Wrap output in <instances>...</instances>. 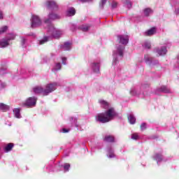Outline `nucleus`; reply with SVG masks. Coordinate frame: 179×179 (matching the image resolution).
<instances>
[{
  "label": "nucleus",
  "mask_w": 179,
  "mask_h": 179,
  "mask_svg": "<svg viewBox=\"0 0 179 179\" xmlns=\"http://www.w3.org/2000/svg\"><path fill=\"white\" fill-rule=\"evenodd\" d=\"M6 30H8V26H4V27H1L0 29V34H3V33H5V31H6Z\"/></svg>",
  "instance_id": "38"
},
{
  "label": "nucleus",
  "mask_w": 179,
  "mask_h": 179,
  "mask_svg": "<svg viewBox=\"0 0 179 179\" xmlns=\"http://www.w3.org/2000/svg\"><path fill=\"white\" fill-rule=\"evenodd\" d=\"M62 132H63L64 134H66L67 132H69V129H62Z\"/></svg>",
  "instance_id": "46"
},
{
  "label": "nucleus",
  "mask_w": 179,
  "mask_h": 179,
  "mask_svg": "<svg viewBox=\"0 0 179 179\" xmlns=\"http://www.w3.org/2000/svg\"><path fill=\"white\" fill-rule=\"evenodd\" d=\"M31 22V27H32V29H34V27H38V26H41V20L38 15H32Z\"/></svg>",
  "instance_id": "7"
},
{
  "label": "nucleus",
  "mask_w": 179,
  "mask_h": 179,
  "mask_svg": "<svg viewBox=\"0 0 179 179\" xmlns=\"http://www.w3.org/2000/svg\"><path fill=\"white\" fill-rule=\"evenodd\" d=\"M80 2H90L92 0H79Z\"/></svg>",
  "instance_id": "49"
},
{
  "label": "nucleus",
  "mask_w": 179,
  "mask_h": 179,
  "mask_svg": "<svg viewBox=\"0 0 179 179\" xmlns=\"http://www.w3.org/2000/svg\"><path fill=\"white\" fill-rule=\"evenodd\" d=\"M106 3H107V0H101V3H99V9H104Z\"/></svg>",
  "instance_id": "33"
},
{
  "label": "nucleus",
  "mask_w": 179,
  "mask_h": 179,
  "mask_svg": "<svg viewBox=\"0 0 179 179\" xmlns=\"http://www.w3.org/2000/svg\"><path fill=\"white\" fill-rule=\"evenodd\" d=\"M145 48H147L148 50L150 49L151 45L150 42H145L144 43Z\"/></svg>",
  "instance_id": "39"
},
{
  "label": "nucleus",
  "mask_w": 179,
  "mask_h": 179,
  "mask_svg": "<svg viewBox=\"0 0 179 179\" xmlns=\"http://www.w3.org/2000/svg\"><path fill=\"white\" fill-rule=\"evenodd\" d=\"M150 84L144 83L141 85L140 88H131L130 90V94L131 96H146L148 91L150 90Z\"/></svg>",
  "instance_id": "3"
},
{
  "label": "nucleus",
  "mask_w": 179,
  "mask_h": 179,
  "mask_svg": "<svg viewBox=\"0 0 179 179\" xmlns=\"http://www.w3.org/2000/svg\"><path fill=\"white\" fill-rule=\"evenodd\" d=\"M57 19H59V15H58V14L50 13L48 15V18L45 20V24H47V26L48 27V26H50V24H52V23H51V21L55 20Z\"/></svg>",
  "instance_id": "9"
},
{
  "label": "nucleus",
  "mask_w": 179,
  "mask_h": 179,
  "mask_svg": "<svg viewBox=\"0 0 179 179\" xmlns=\"http://www.w3.org/2000/svg\"><path fill=\"white\" fill-rule=\"evenodd\" d=\"M3 19V13H2L1 10H0V20Z\"/></svg>",
  "instance_id": "47"
},
{
  "label": "nucleus",
  "mask_w": 179,
  "mask_h": 179,
  "mask_svg": "<svg viewBox=\"0 0 179 179\" xmlns=\"http://www.w3.org/2000/svg\"><path fill=\"white\" fill-rule=\"evenodd\" d=\"M155 160L157 162V164H160L161 162H163V155L162 154H155L154 156Z\"/></svg>",
  "instance_id": "23"
},
{
  "label": "nucleus",
  "mask_w": 179,
  "mask_h": 179,
  "mask_svg": "<svg viewBox=\"0 0 179 179\" xmlns=\"http://www.w3.org/2000/svg\"><path fill=\"white\" fill-rule=\"evenodd\" d=\"M157 92H161L162 93H171L170 88L166 85H162L159 88H157Z\"/></svg>",
  "instance_id": "13"
},
{
  "label": "nucleus",
  "mask_w": 179,
  "mask_h": 179,
  "mask_svg": "<svg viewBox=\"0 0 179 179\" xmlns=\"http://www.w3.org/2000/svg\"><path fill=\"white\" fill-rule=\"evenodd\" d=\"M37 103V97L31 96L27 99V100L23 103V106L25 107H36V104Z\"/></svg>",
  "instance_id": "6"
},
{
  "label": "nucleus",
  "mask_w": 179,
  "mask_h": 179,
  "mask_svg": "<svg viewBox=\"0 0 179 179\" xmlns=\"http://www.w3.org/2000/svg\"><path fill=\"white\" fill-rule=\"evenodd\" d=\"M33 90H34V93H35V94H43V96H44L45 89L43 88L42 87H36L33 89Z\"/></svg>",
  "instance_id": "18"
},
{
  "label": "nucleus",
  "mask_w": 179,
  "mask_h": 179,
  "mask_svg": "<svg viewBox=\"0 0 179 179\" xmlns=\"http://www.w3.org/2000/svg\"><path fill=\"white\" fill-rule=\"evenodd\" d=\"M71 44L69 42L64 43V44L62 45L60 47V48L64 51H69V50H71Z\"/></svg>",
  "instance_id": "17"
},
{
  "label": "nucleus",
  "mask_w": 179,
  "mask_h": 179,
  "mask_svg": "<svg viewBox=\"0 0 179 179\" xmlns=\"http://www.w3.org/2000/svg\"><path fill=\"white\" fill-rule=\"evenodd\" d=\"M71 29L72 31H75V30H76V25L72 24L71 27Z\"/></svg>",
  "instance_id": "44"
},
{
  "label": "nucleus",
  "mask_w": 179,
  "mask_h": 179,
  "mask_svg": "<svg viewBox=\"0 0 179 179\" xmlns=\"http://www.w3.org/2000/svg\"><path fill=\"white\" fill-rule=\"evenodd\" d=\"M143 12L144 13V16H146V17H149V16H150V15L153 14V10H152L150 8H145L143 10Z\"/></svg>",
  "instance_id": "22"
},
{
  "label": "nucleus",
  "mask_w": 179,
  "mask_h": 179,
  "mask_svg": "<svg viewBox=\"0 0 179 179\" xmlns=\"http://www.w3.org/2000/svg\"><path fill=\"white\" fill-rule=\"evenodd\" d=\"M105 142H114V136H106L104 138Z\"/></svg>",
  "instance_id": "31"
},
{
  "label": "nucleus",
  "mask_w": 179,
  "mask_h": 179,
  "mask_svg": "<svg viewBox=\"0 0 179 179\" xmlns=\"http://www.w3.org/2000/svg\"><path fill=\"white\" fill-rule=\"evenodd\" d=\"M125 6H127L129 9L131 8L132 4L131 3V1L129 0H125L124 2Z\"/></svg>",
  "instance_id": "36"
},
{
  "label": "nucleus",
  "mask_w": 179,
  "mask_h": 179,
  "mask_svg": "<svg viewBox=\"0 0 179 179\" xmlns=\"http://www.w3.org/2000/svg\"><path fill=\"white\" fill-rule=\"evenodd\" d=\"M92 71L95 73H99L100 72V63L93 62L90 65Z\"/></svg>",
  "instance_id": "12"
},
{
  "label": "nucleus",
  "mask_w": 179,
  "mask_h": 179,
  "mask_svg": "<svg viewBox=\"0 0 179 179\" xmlns=\"http://www.w3.org/2000/svg\"><path fill=\"white\" fill-rule=\"evenodd\" d=\"M13 114L15 118H22V115H20V108L13 109Z\"/></svg>",
  "instance_id": "25"
},
{
  "label": "nucleus",
  "mask_w": 179,
  "mask_h": 179,
  "mask_svg": "<svg viewBox=\"0 0 179 179\" xmlns=\"http://www.w3.org/2000/svg\"><path fill=\"white\" fill-rule=\"evenodd\" d=\"M146 128H147L146 123L143 122L141 124V131H145V129H146Z\"/></svg>",
  "instance_id": "40"
},
{
  "label": "nucleus",
  "mask_w": 179,
  "mask_h": 179,
  "mask_svg": "<svg viewBox=\"0 0 179 179\" xmlns=\"http://www.w3.org/2000/svg\"><path fill=\"white\" fill-rule=\"evenodd\" d=\"M16 38V34H10L6 36V38L8 39V41H10V40H15Z\"/></svg>",
  "instance_id": "32"
},
{
  "label": "nucleus",
  "mask_w": 179,
  "mask_h": 179,
  "mask_svg": "<svg viewBox=\"0 0 179 179\" xmlns=\"http://www.w3.org/2000/svg\"><path fill=\"white\" fill-rule=\"evenodd\" d=\"M117 114L115 112L114 108H108L105 113H99L96 115V122H101V124H106V122H110L112 120H114L117 117Z\"/></svg>",
  "instance_id": "2"
},
{
  "label": "nucleus",
  "mask_w": 179,
  "mask_h": 179,
  "mask_svg": "<svg viewBox=\"0 0 179 179\" xmlns=\"http://www.w3.org/2000/svg\"><path fill=\"white\" fill-rule=\"evenodd\" d=\"M6 69H0V75H3L5 73Z\"/></svg>",
  "instance_id": "45"
},
{
  "label": "nucleus",
  "mask_w": 179,
  "mask_h": 179,
  "mask_svg": "<svg viewBox=\"0 0 179 179\" xmlns=\"http://www.w3.org/2000/svg\"><path fill=\"white\" fill-rule=\"evenodd\" d=\"M50 40V36H45L42 40L39 41V45L45 44Z\"/></svg>",
  "instance_id": "29"
},
{
  "label": "nucleus",
  "mask_w": 179,
  "mask_h": 179,
  "mask_svg": "<svg viewBox=\"0 0 179 179\" xmlns=\"http://www.w3.org/2000/svg\"><path fill=\"white\" fill-rule=\"evenodd\" d=\"M0 110H1L2 111H8V110H9V106L3 103H0Z\"/></svg>",
  "instance_id": "30"
},
{
  "label": "nucleus",
  "mask_w": 179,
  "mask_h": 179,
  "mask_svg": "<svg viewBox=\"0 0 179 179\" xmlns=\"http://www.w3.org/2000/svg\"><path fill=\"white\" fill-rule=\"evenodd\" d=\"M175 68H178V69H179V65L178 66V65H176L175 66Z\"/></svg>",
  "instance_id": "50"
},
{
  "label": "nucleus",
  "mask_w": 179,
  "mask_h": 179,
  "mask_svg": "<svg viewBox=\"0 0 179 179\" xmlns=\"http://www.w3.org/2000/svg\"><path fill=\"white\" fill-rule=\"evenodd\" d=\"M117 40H119L120 44L122 45H116V50L113 51V66L117 65L120 59H122L124 57V51H125V45L129 43V36H128V35H119L117 36Z\"/></svg>",
  "instance_id": "1"
},
{
  "label": "nucleus",
  "mask_w": 179,
  "mask_h": 179,
  "mask_svg": "<svg viewBox=\"0 0 179 179\" xmlns=\"http://www.w3.org/2000/svg\"><path fill=\"white\" fill-rule=\"evenodd\" d=\"M58 86H61V83L55 82L47 84L43 92L44 96H48L50 93H52V92L57 90V87H58Z\"/></svg>",
  "instance_id": "5"
},
{
  "label": "nucleus",
  "mask_w": 179,
  "mask_h": 179,
  "mask_svg": "<svg viewBox=\"0 0 179 179\" xmlns=\"http://www.w3.org/2000/svg\"><path fill=\"white\" fill-rule=\"evenodd\" d=\"M70 122L72 127H76V128H79V124H78V117H70Z\"/></svg>",
  "instance_id": "19"
},
{
  "label": "nucleus",
  "mask_w": 179,
  "mask_h": 179,
  "mask_svg": "<svg viewBox=\"0 0 179 179\" xmlns=\"http://www.w3.org/2000/svg\"><path fill=\"white\" fill-rule=\"evenodd\" d=\"M76 13V10H75V8L73 7H71V8H68L66 12V15L69 17H71V16H75Z\"/></svg>",
  "instance_id": "14"
},
{
  "label": "nucleus",
  "mask_w": 179,
  "mask_h": 179,
  "mask_svg": "<svg viewBox=\"0 0 179 179\" xmlns=\"http://www.w3.org/2000/svg\"><path fill=\"white\" fill-rule=\"evenodd\" d=\"M62 66H61V63H57L55 66V67L53 68L52 71L53 72H55L57 71H59L61 69Z\"/></svg>",
  "instance_id": "34"
},
{
  "label": "nucleus",
  "mask_w": 179,
  "mask_h": 179,
  "mask_svg": "<svg viewBox=\"0 0 179 179\" xmlns=\"http://www.w3.org/2000/svg\"><path fill=\"white\" fill-rule=\"evenodd\" d=\"M144 61L147 63L150 66H155V65H159V61L155 60L153 61V57H151L149 55H145L144 57Z\"/></svg>",
  "instance_id": "8"
},
{
  "label": "nucleus",
  "mask_w": 179,
  "mask_h": 179,
  "mask_svg": "<svg viewBox=\"0 0 179 179\" xmlns=\"http://www.w3.org/2000/svg\"><path fill=\"white\" fill-rule=\"evenodd\" d=\"M107 157H108V159H113L114 157H115V154H114V150L113 149V148L109 147L107 149Z\"/></svg>",
  "instance_id": "16"
},
{
  "label": "nucleus",
  "mask_w": 179,
  "mask_h": 179,
  "mask_svg": "<svg viewBox=\"0 0 179 179\" xmlns=\"http://www.w3.org/2000/svg\"><path fill=\"white\" fill-rule=\"evenodd\" d=\"M20 44L22 48H26L29 44L27 43V38L24 36H20Z\"/></svg>",
  "instance_id": "20"
},
{
  "label": "nucleus",
  "mask_w": 179,
  "mask_h": 179,
  "mask_svg": "<svg viewBox=\"0 0 179 179\" xmlns=\"http://www.w3.org/2000/svg\"><path fill=\"white\" fill-rule=\"evenodd\" d=\"M45 5L48 9H53V10H57L58 9V5L54 1H48Z\"/></svg>",
  "instance_id": "11"
},
{
  "label": "nucleus",
  "mask_w": 179,
  "mask_h": 179,
  "mask_svg": "<svg viewBox=\"0 0 179 179\" xmlns=\"http://www.w3.org/2000/svg\"><path fill=\"white\" fill-rule=\"evenodd\" d=\"M176 15H179V8L175 9Z\"/></svg>",
  "instance_id": "48"
},
{
  "label": "nucleus",
  "mask_w": 179,
  "mask_h": 179,
  "mask_svg": "<svg viewBox=\"0 0 179 179\" xmlns=\"http://www.w3.org/2000/svg\"><path fill=\"white\" fill-rule=\"evenodd\" d=\"M156 33V28L152 27L145 32V36H153Z\"/></svg>",
  "instance_id": "27"
},
{
  "label": "nucleus",
  "mask_w": 179,
  "mask_h": 179,
  "mask_svg": "<svg viewBox=\"0 0 179 179\" xmlns=\"http://www.w3.org/2000/svg\"><path fill=\"white\" fill-rule=\"evenodd\" d=\"M5 87H6V84L0 80V89H5Z\"/></svg>",
  "instance_id": "42"
},
{
  "label": "nucleus",
  "mask_w": 179,
  "mask_h": 179,
  "mask_svg": "<svg viewBox=\"0 0 179 179\" xmlns=\"http://www.w3.org/2000/svg\"><path fill=\"white\" fill-rule=\"evenodd\" d=\"M0 47L1 48H6V47H9V41L6 38H3L0 41Z\"/></svg>",
  "instance_id": "15"
},
{
  "label": "nucleus",
  "mask_w": 179,
  "mask_h": 179,
  "mask_svg": "<svg viewBox=\"0 0 179 179\" xmlns=\"http://www.w3.org/2000/svg\"><path fill=\"white\" fill-rule=\"evenodd\" d=\"M131 139H134L135 141H137V139H139V136H138L137 134H133L131 135Z\"/></svg>",
  "instance_id": "41"
},
{
  "label": "nucleus",
  "mask_w": 179,
  "mask_h": 179,
  "mask_svg": "<svg viewBox=\"0 0 179 179\" xmlns=\"http://www.w3.org/2000/svg\"><path fill=\"white\" fill-rule=\"evenodd\" d=\"M62 63L63 64V65H66V57L62 58Z\"/></svg>",
  "instance_id": "43"
},
{
  "label": "nucleus",
  "mask_w": 179,
  "mask_h": 179,
  "mask_svg": "<svg viewBox=\"0 0 179 179\" xmlns=\"http://www.w3.org/2000/svg\"><path fill=\"white\" fill-rule=\"evenodd\" d=\"M118 8V3L115 1H113L111 3V9H117Z\"/></svg>",
  "instance_id": "35"
},
{
  "label": "nucleus",
  "mask_w": 179,
  "mask_h": 179,
  "mask_svg": "<svg viewBox=\"0 0 179 179\" xmlns=\"http://www.w3.org/2000/svg\"><path fill=\"white\" fill-rule=\"evenodd\" d=\"M78 29L82 31H87L90 29V25L87 24H83L78 27Z\"/></svg>",
  "instance_id": "24"
},
{
  "label": "nucleus",
  "mask_w": 179,
  "mask_h": 179,
  "mask_svg": "<svg viewBox=\"0 0 179 179\" xmlns=\"http://www.w3.org/2000/svg\"><path fill=\"white\" fill-rule=\"evenodd\" d=\"M47 29L49 34H50V36H52L54 38H59V37H61L63 34L62 31L55 28L54 24H49Z\"/></svg>",
  "instance_id": "4"
},
{
  "label": "nucleus",
  "mask_w": 179,
  "mask_h": 179,
  "mask_svg": "<svg viewBox=\"0 0 179 179\" xmlns=\"http://www.w3.org/2000/svg\"><path fill=\"white\" fill-rule=\"evenodd\" d=\"M99 103H100L102 108H105V110H107V108H110V103H108V102H107L103 99H100Z\"/></svg>",
  "instance_id": "21"
},
{
  "label": "nucleus",
  "mask_w": 179,
  "mask_h": 179,
  "mask_svg": "<svg viewBox=\"0 0 179 179\" xmlns=\"http://www.w3.org/2000/svg\"><path fill=\"white\" fill-rule=\"evenodd\" d=\"M155 52H157L159 56L166 55L167 54V48L166 46H161L154 49Z\"/></svg>",
  "instance_id": "10"
},
{
  "label": "nucleus",
  "mask_w": 179,
  "mask_h": 179,
  "mask_svg": "<svg viewBox=\"0 0 179 179\" xmlns=\"http://www.w3.org/2000/svg\"><path fill=\"white\" fill-rule=\"evenodd\" d=\"M63 167H64V171H69V169L71 168V164H64Z\"/></svg>",
  "instance_id": "37"
},
{
  "label": "nucleus",
  "mask_w": 179,
  "mask_h": 179,
  "mask_svg": "<svg viewBox=\"0 0 179 179\" xmlns=\"http://www.w3.org/2000/svg\"><path fill=\"white\" fill-rule=\"evenodd\" d=\"M13 148V143H8L4 148L6 153H8V152H10Z\"/></svg>",
  "instance_id": "28"
},
{
  "label": "nucleus",
  "mask_w": 179,
  "mask_h": 179,
  "mask_svg": "<svg viewBox=\"0 0 179 179\" xmlns=\"http://www.w3.org/2000/svg\"><path fill=\"white\" fill-rule=\"evenodd\" d=\"M128 120L129 123L131 124L132 125H134V124L136 122V118L135 117V116H134V115H129L128 116Z\"/></svg>",
  "instance_id": "26"
}]
</instances>
